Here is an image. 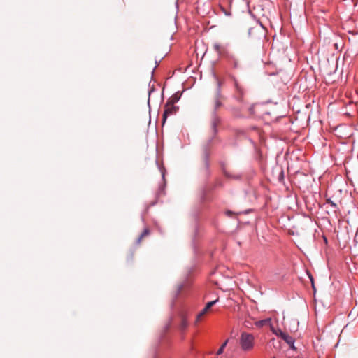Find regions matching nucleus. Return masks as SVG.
<instances>
[{
    "instance_id": "1",
    "label": "nucleus",
    "mask_w": 358,
    "mask_h": 358,
    "mask_svg": "<svg viewBox=\"0 0 358 358\" xmlns=\"http://www.w3.org/2000/svg\"><path fill=\"white\" fill-rule=\"evenodd\" d=\"M222 106L221 101L219 100V98H216L215 99V110L213 111V116L214 118L211 123V129L213 132V136L208 140L206 143L203 146V161L205 166V169L206 171L207 176L210 175L209 171V158H210V152H209V146L210 144L212 143L213 140L215 137L216 134L218 132L217 126L220 122V120L218 117H215V110Z\"/></svg>"
},
{
    "instance_id": "2",
    "label": "nucleus",
    "mask_w": 358,
    "mask_h": 358,
    "mask_svg": "<svg viewBox=\"0 0 358 358\" xmlns=\"http://www.w3.org/2000/svg\"><path fill=\"white\" fill-rule=\"evenodd\" d=\"M170 326V324H167L164 326V333L160 336L159 346L153 350L152 358H168V357L164 355V351L165 348L169 345V339L166 336V333L169 330Z\"/></svg>"
},
{
    "instance_id": "3",
    "label": "nucleus",
    "mask_w": 358,
    "mask_h": 358,
    "mask_svg": "<svg viewBox=\"0 0 358 358\" xmlns=\"http://www.w3.org/2000/svg\"><path fill=\"white\" fill-rule=\"evenodd\" d=\"M241 345L243 350H249L254 346V336L251 334L243 332L241 335Z\"/></svg>"
},
{
    "instance_id": "4",
    "label": "nucleus",
    "mask_w": 358,
    "mask_h": 358,
    "mask_svg": "<svg viewBox=\"0 0 358 358\" xmlns=\"http://www.w3.org/2000/svg\"><path fill=\"white\" fill-rule=\"evenodd\" d=\"M156 164L158 167V169L161 172L162 178L163 180V184L160 185L157 192V196L159 197L162 195L165 194V187H166V180H165V174H166V169L163 166V164H159L158 160H156Z\"/></svg>"
},
{
    "instance_id": "5",
    "label": "nucleus",
    "mask_w": 358,
    "mask_h": 358,
    "mask_svg": "<svg viewBox=\"0 0 358 358\" xmlns=\"http://www.w3.org/2000/svg\"><path fill=\"white\" fill-rule=\"evenodd\" d=\"M223 186H224L223 182L221 180L217 179L216 180L215 183L212 187H209V189L203 188L201 192V194H200V201L201 203H204V202L208 201V199H209L208 195V191H212L217 187H222Z\"/></svg>"
},
{
    "instance_id": "6",
    "label": "nucleus",
    "mask_w": 358,
    "mask_h": 358,
    "mask_svg": "<svg viewBox=\"0 0 358 358\" xmlns=\"http://www.w3.org/2000/svg\"><path fill=\"white\" fill-rule=\"evenodd\" d=\"M179 110V107L177 106H175V104H167L166 103L165 104V110L162 115V122L163 124L165 123L167 117L171 115L176 114Z\"/></svg>"
},
{
    "instance_id": "7",
    "label": "nucleus",
    "mask_w": 358,
    "mask_h": 358,
    "mask_svg": "<svg viewBox=\"0 0 358 358\" xmlns=\"http://www.w3.org/2000/svg\"><path fill=\"white\" fill-rule=\"evenodd\" d=\"M219 301V299H216L213 301H210L206 303L205 307L202 309V310L196 315V320L201 321L203 317V315L217 302Z\"/></svg>"
},
{
    "instance_id": "8",
    "label": "nucleus",
    "mask_w": 358,
    "mask_h": 358,
    "mask_svg": "<svg viewBox=\"0 0 358 358\" xmlns=\"http://www.w3.org/2000/svg\"><path fill=\"white\" fill-rule=\"evenodd\" d=\"M261 106H260L259 103H256L252 104L248 108V112H249L250 115L253 117H259L261 116V114L259 113V108Z\"/></svg>"
},
{
    "instance_id": "9",
    "label": "nucleus",
    "mask_w": 358,
    "mask_h": 358,
    "mask_svg": "<svg viewBox=\"0 0 358 358\" xmlns=\"http://www.w3.org/2000/svg\"><path fill=\"white\" fill-rule=\"evenodd\" d=\"M222 171L223 175L228 179H233V180H241L242 176L241 174L233 175V174L230 173L229 172H228L226 170L224 164H222Z\"/></svg>"
},
{
    "instance_id": "10",
    "label": "nucleus",
    "mask_w": 358,
    "mask_h": 358,
    "mask_svg": "<svg viewBox=\"0 0 358 358\" xmlns=\"http://www.w3.org/2000/svg\"><path fill=\"white\" fill-rule=\"evenodd\" d=\"M182 94V92L178 91L175 92L166 101L167 104H175L179 101Z\"/></svg>"
},
{
    "instance_id": "11",
    "label": "nucleus",
    "mask_w": 358,
    "mask_h": 358,
    "mask_svg": "<svg viewBox=\"0 0 358 358\" xmlns=\"http://www.w3.org/2000/svg\"><path fill=\"white\" fill-rule=\"evenodd\" d=\"M282 340L289 345V348L296 351V348L294 345L295 339L288 334L282 338Z\"/></svg>"
},
{
    "instance_id": "12",
    "label": "nucleus",
    "mask_w": 358,
    "mask_h": 358,
    "mask_svg": "<svg viewBox=\"0 0 358 358\" xmlns=\"http://www.w3.org/2000/svg\"><path fill=\"white\" fill-rule=\"evenodd\" d=\"M257 328H262L264 326H270L272 327L271 318L267 317L263 320H258L255 323Z\"/></svg>"
},
{
    "instance_id": "13",
    "label": "nucleus",
    "mask_w": 358,
    "mask_h": 358,
    "mask_svg": "<svg viewBox=\"0 0 358 358\" xmlns=\"http://www.w3.org/2000/svg\"><path fill=\"white\" fill-rule=\"evenodd\" d=\"M199 214H200V209L197 207L195 208L192 212V215L196 222L195 229H194L195 236H196L199 232V227L197 226V222L199 220Z\"/></svg>"
},
{
    "instance_id": "14",
    "label": "nucleus",
    "mask_w": 358,
    "mask_h": 358,
    "mask_svg": "<svg viewBox=\"0 0 358 358\" xmlns=\"http://www.w3.org/2000/svg\"><path fill=\"white\" fill-rule=\"evenodd\" d=\"M189 282L188 280H187L186 282H182V283L178 284L177 285L176 290L174 292L173 299H176L180 294V293L182 291V289L185 287L189 286Z\"/></svg>"
},
{
    "instance_id": "15",
    "label": "nucleus",
    "mask_w": 358,
    "mask_h": 358,
    "mask_svg": "<svg viewBox=\"0 0 358 358\" xmlns=\"http://www.w3.org/2000/svg\"><path fill=\"white\" fill-rule=\"evenodd\" d=\"M187 326H188V322H187V319L185 317L181 316L180 317V321L178 323L179 329L181 331H184L186 329V328L187 327Z\"/></svg>"
},
{
    "instance_id": "16",
    "label": "nucleus",
    "mask_w": 358,
    "mask_h": 358,
    "mask_svg": "<svg viewBox=\"0 0 358 358\" xmlns=\"http://www.w3.org/2000/svg\"><path fill=\"white\" fill-rule=\"evenodd\" d=\"M229 63L232 66L234 69H241V65L239 64L238 60L233 55L230 56L229 58Z\"/></svg>"
},
{
    "instance_id": "17",
    "label": "nucleus",
    "mask_w": 358,
    "mask_h": 358,
    "mask_svg": "<svg viewBox=\"0 0 358 358\" xmlns=\"http://www.w3.org/2000/svg\"><path fill=\"white\" fill-rule=\"evenodd\" d=\"M271 331L277 337L280 338L281 339L287 334L280 328L274 329L273 327H271Z\"/></svg>"
},
{
    "instance_id": "18",
    "label": "nucleus",
    "mask_w": 358,
    "mask_h": 358,
    "mask_svg": "<svg viewBox=\"0 0 358 358\" xmlns=\"http://www.w3.org/2000/svg\"><path fill=\"white\" fill-rule=\"evenodd\" d=\"M306 273H307V275H308V278L310 279V281L311 282V286H312V288L313 289V292H316V288H315V286L313 276L312 275V274L308 271H306Z\"/></svg>"
},
{
    "instance_id": "19",
    "label": "nucleus",
    "mask_w": 358,
    "mask_h": 358,
    "mask_svg": "<svg viewBox=\"0 0 358 358\" xmlns=\"http://www.w3.org/2000/svg\"><path fill=\"white\" fill-rule=\"evenodd\" d=\"M232 79L234 82V87L238 92H239L241 95L243 94L242 89L238 85V83L235 77H232Z\"/></svg>"
},
{
    "instance_id": "20",
    "label": "nucleus",
    "mask_w": 358,
    "mask_h": 358,
    "mask_svg": "<svg viewBox=\"0 0 358 358\" xmlns=\"http://www.w3.org/2000/svg\"><path fill=\"white\" fill-rule=\"evenodd\" d=\"M227 343H228V341H225L222 345L219 348V349L217 350V355H222L224 352V348H226L227 345Z\"/></svg>"
},
{
    "instance_id": "21",
    "label": "nucleus",
    "mask_w": 358,
    "mask_h": 358,
    "mask_svg": "<svg viewBox=\"0 0 358 358\" xmlns=\"http://www.w3.org/2000/svg\"><path fill=\"white\" fill-rule=\"evenodd\" d=\"M241 213H235L231 210H227L225 211V215L229 217H233L234 216L240 214Z\"/></svg>"
},
{
    "instance_id": "22",
    "label": "nucleus",
    "mask_w": 358,
    "mask_h": 358,
    "mask_svg": "<svg viewBox=\"0 0 358 358\" xmlns=\"http://www.w3.org/2000/svg\"><path fill=\"white\" fill-rule=\"evenodd\" d=\"M327 203L329 204L334 208H337V204L335 202H334L330 198L327 199Z\"/></svg>"
},
{
    "instance_id": "23",
    "label": "nucleus",
    "mask_w": 358,
    "mask_h": 358,
    "mask_svg": "<svg viewBox=\"0 0 358 358\" xmlns=\"http://www.w3.org/2000/svg\"><path fill=\"white\" fill-rule=\"evenodd\" d=\"M150 232V231L148 228H145L140 236L143 238L144 236L148 235Z\"/></svg>"
},
{
    "instance_id": "24",
    "label": "nucleus",
    "mask_w": 358,
    "mask_h": 358,
    "mask_svg": "<svg viewBox=\"0 0 358 358\" xmlns=\"http://www.w3.org/2000/svg\"><path fill=\"white\" fill-rule=\"evenodd\" d=\"M213 76L217 80V88H221V86H222V81L218 79V78L217 77V76L215 75V73H213Z\"/></svg>"
},
{
    "instance_id": "25",
    "label": "nucleus",
    "mask_w": 358,
    "mask_h": 358,
    "mask_svg": "<svg viewBox=\"0 0 358 358\" xmlns=\"http://www.w3.org/2000/svg\"><path fill=\"white\" fill-rule=\"evenodd\" d=\"M155 90V87H154V85H152V87H150L148 90L149 96H150L151 93L153 92ZM148 106H150V97H148Z\"/></svg>"
},
{
    "instance_id": "26",
    "label": "nucleus",
    "mask_w": 358,
    "mask_h": 358,
    "mask_svg": "<svg viewBox=\"0 0 358 358\" xmlns=\"http://www.w3.org/2000/svg\"><path fill=\"white\" fill-rule=\"evenodd\" d=\"M214 50L217 52L220 53V45L218 43L214 44Z\"/></svg>"
},
{
    "instance_id": "27",
    "label": "nucleus",
    "mask_w": 358,
    "mask_h": 358,
    "mask_svg": "<svg viewBox=\"0 0 358 358\" xmlns=\"http://www.w3.org/2000/svg\"><path fill=\"white\" fill-rule=\"evenodd\" d=\"M215 96L216 98H220L221 96V88H216Z\"/></svg>"
},
{
    "instance_id": "28",
    "label": "nucleus",
    "mask_w": 358,
    "mask_h": 358,
    "mask_svg": "<svg viewBox=\"0 0 358 358\" xmlns=\"http://www.w3.org/2000/svg\"><path fill=\"white\" fill-rule=\"evenodd\" d=\"M157 200H155V201H152V202L150 203V205L147 207V208L145 209V212H147V211H148V210L149 207H151V206H155V205L157 204Z\"/></svg>"
},
{
    "instance_id": "29",
    "label": "nucleus",
    "mask_w": 358,
    "mask_h": 358,
    "mask_svg": "<svg viewBox=\"0 0 358 358\" xmlns=\"http://www.w3.org/2000/svg\"><path fill=\"white\" fill-rule=\"evenodd\" d=\"M278 178L280 181H281L284 178V171L282 170H281Z\"/></svg>"
},
{
    "instance_id": "30",
    "label": "nucleus",
    "mask_w": 358,
    "mask_h": 358,
    "mask_svg": "<svg viewBox=\"0 0 358 358\" xmlns=\"http://www.w3.org/2000/svg\"><path fill=\"white\" fill-rule=\"evenodd\" d=\"M222 12L226 16H231V13L229 11L226 10L225 9L222 8Z\"/></svg>"
},
{
    "instance_id": "31",
    "label": "nucleus",
    "mask_w": 358,
    "mask_h": 358,
    "mask_svg": "<svg viewBox=\"0 0 358 358\" xmlns=\"http://www.w3.org/2000/svg\"><path fill=\"white\" fill-rule=\"evenodd\" d=\"M143 237H141V236H138V238L136 239V244H139L142 240Z\"/></svg>"
},
{
    "instance_id": "32",
    "label": "nucleus",
    "mask_w": 358,
    "mask_h": 358,
    "mask_svg": "<svg viewBox=\"0 0 358 358\" xmlns=\"http://www.w3.org/2000/svg\"><path fill=\"white\" fill-rule=\"evenodd\" d=\"M133 259V253H131L128 257H127V262H129V261H131Z\"/></svg>"
},
{
    "instance_id": "33",
    "label": "nucleus",
    "mask_w": 358,
    "mask_h": 358,
    "mask_svg": "<svg viewBox=\"0 0 358 358\" xmlns=\"http://www.w3.org/2000/svg\"><path fill=\"white\" fill-rule=\"evenodd\" d=\"M271 101L268 100V101H266L265 102L259 103H260V106H262L263 105L268 103H271Z\"/></svg>"
},
{
    "instance_id": "34",
    "label": "nucleus",
    "mask_w": 358,
    "mask_h": 358,
    "mask_svg": "<svg viewBox=\"0 0 358 358\" xmlns=\"http://www.w3.org/2000/svg\"><path fill=\"white\" fill-rule=\"evenodd\" d=\"M252 27H250V28H249V29H248V36H250V35H251V34H252Z\"/></svg>"
},
{
    "instance_id": "35",
    "label": "nucleus",
    "mask_w": 358,
    "mask_h": 358,
    "mask_svg": "<svg viewBox=\"0 0 358 358\" xmlns=\"http://www.w3.org/2000/svg\"><path fill=\"white\" fill-rule=\"evenodd\" d=\"M175 6H176V10H178V0L176 1Z\"/></svg>"
},
{
    "instance_id": "36",
    "label": "nucleus",
    "mask_w": 358,
    "mask_h": 358,
    "mask_svg": "<svg viewBox=\"0 0 358 358\" xmlns=\"http://www.w3.org/2000/svg\"><path fill=\"white\" fill-rule=\"evenodd\" d=\"M270 115V112L268 111H266L265 113H264L263 115Z\"/></svg>"
},
{
    "instance_id": "37",
    "label": "nucleus",
    "mask_w": 358,
    "mask_h": 358,
    "mask_svg": "<svg viewBox=\"0 0 358 358\" xmlns=\"http://www.w3.org/2000/svg\"><path fill=\"white\" fill-rule=\"evenodd\" d=\"M238 101L239 102H242V101H243V98H242L241 96V97H239V98L238 99Z\"/></svg>"
},
{
    "instance_id": "38",
    "label": "nucleus",
    "mask_w": 358,
    "mask_h": 358,
    "mask_svg": "<svg viewBox=\"0 0 358 358\" xmlns=\"http://www.w3.org/2000/svg\"><path fill=\"white\" fill-rule=\"evenodd\" d=\"M212 224H213V225H215V226L216 225V224H215V221L214 220H212Z\"/></svg>"
},
{
    "instance_id": "39",
    "label": "nucleus",
    "mask_w": 358,
    "mask_h": 358,
    "mask_svg": "<svg viewBox=\"0 0 358 358\" xmlns=\"http://www.w3.org/2000/svg\"><path fill=\"white\" fill-rule=\"evenodd\" d=\"M249 211H250V210H245V211L244 212V213L247 214V213H249Z\"/></svg>"
},
{
    "instance_id": "40",
    "label": "nucleus",
    "mask_w": 358,
    "mask_h": 358,
    "mask_svg": "<svg viewBox=\"0 0 358 358\" xmlns=\"http://www.w3.org/2000/svg\"><path fill=\"white\" fill-rule=\"evenodd\" d=\"M324 241H325L326 243H327V238L326 237H324Z\"/></svg>"
},
{
    "instance_id": "41",
    "label": "nucleus",
    "mask_w": 358,
    "mask_h": 358,
    "mask_svg": "<svg viewBox=\"0 0 358 358\" xmlns=\"http://www.w3.org/2000/svg\"><path fill=\"white\" fill-rule=\"evenodd\" d=\"M273 358H275V357H273Z\"/></svg>"
}]
</instances>
